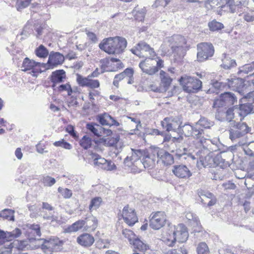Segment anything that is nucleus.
Instances as JSON below:
<instances>
[{
	"instance_id": "20e7f679",
	"label": "nucleus",
	"mask_w": 254,
	"mask_h": 254,
	"mask_svg": "<svg viewBox=\"0 0 254 254\" xmlns=\"http://www.w3.org/2000/svg\"><path fill=\"white\" fill-rule=\"evenodd\" d=\"M182 131L186 136L193 137L194 144L196 148L204 146V144L206 143L207 141H209L204 137L203 130L197 127L196 124L193 126L190 124H185L182 127Z\"/></svg>"
},
{
	"instance_id": "ddd939ff",
	"label": "nucleus",
	"mask_w": 254,
	"mask_h": 254,
	"mask_svg": "<svg viewBox=\"0 0 254 254\" xmlns=\"http://www.w3.org/2000/svg\"><path fill=\"white\" fill-rule=\"evenodd\" d=\"M248 4L249 0H235L233 3L230 5V11L241 16L248 11Z\"/></svg>"
},
{
	"instance_id": "58836bf2",
	"label": "nucleus",
	"mask_w": 254,
	"mask_h": 254,
	"mask_svg": "<svg viewBox=\"0 0 254 254\" xmlns=\"http://www.w3.org/2000/svg\"><path fill=\"white\" fill-rule=\"evenodd\" d=\"M21 235V231L18 228H15L11 232H6L5 233V240L10 241L13 239L19 237Z\"/></svg>"
},
{
	"instance_id": "4be33fe9",
	"label": "nucleus",
	"mask_w": 254,
	"mask_h": 254,
	"mask_svg": "<svg viewBox=\"0 0 254 254\" xmlns=\"http://www.w3.org/2000/svg\"><path fill=\"white\" fill-rule=\"evenodd\" d=\"M77 242L82 246L88 247L94 243V238L90 234L84 233L77 237Z\"/></svg>"
},
{
	"instance_id": "473e14b6",
	"label": "nucleus",
	"mask_w": 254,
	"mask_h": 254,
	"mask_svg": "<svg viewBox=\"0 0 254 254\" xmlns=\"http://www.w3.org/2000/svg\"><path fill=\"white\" fill-rule=\"evenodd\" d=\"M103 202L102 198L101 197H95L91 199L89 205V210L90 212L93 210L98 209Z\"/></svg>"
},
{
	"instance_id": "1a4fd4ad",
	"label": "nucleus",
	"mask_w": 254,
	"mask_h": 254,
	"mask_svg": "<svg viewBox=\"0 0 254 254\" xmlns=\"http://www.w3.org/2000/svg\"><path fill=\"white\" fill-rule=\"evenodd\" d=\"M41 66L45 67L46 64L43 63L36 62L28 58H25L23 61L21 68L22 71H30V74L34 77H37L42 72Z\"/></svg>"
},
{
	"instance_id": "a211bd4d",
	"label": "nucleus",
	"mask_w": 254,
	"mask_h": 254,
	"mask_svg": "<svg viewBox=\"0 0 254 254\" xmlns=\"http://www.w3.org/2000/svg\"><path fill=\"white\" fill-rule=\"evenodd\" d=\"M155 153H156L158 161L160 160L165 165H171L174 163L173 155L165 150L157 148L155 149Z\"/></svg>"
},
{
	"instance_id": "864d4df0",
	"label": "nucleus",
	"mask_w": 254,
	"mask_h": 254,
	"mask_svg": "<svg viewBox=\"0 0 254 254\" xmlns=\"http://www.w3.org/2000/svg\"><path fill=\"white\" fill-rule=\"evenodd\" d=\"M91 144V139L86 136H84L80 141V145L85 149L90 148Z\"/></svg>"
},
{
	"instance_id": "cd10ccee",
	"label": "nucleus",
	"mask_w": 254,
	"mask_h": 254,
	"mask_svg": "<svg viewBox=\"0 0 254 254\" xmlns=\"http://www.w3.org/2000/svg\"><path fill=\"white\" fill-rule=\"evenodd\" d=\"M64 60V56L59 53H51L49 57L48 63L53 65L60 64Z\"/></svg>"
},
{
	"instance_id": "dca6fc26",
	"label": "nucleus",
	"mask_w": 254,
	"mask_h": 254,
	"mask_svg": "<svg viewBox=\"0 0 254 254\" xmlns=\"http://www.w3.org/2000/svg\"><path fill=\"white\" fill-rule=\"evenodd\" d=\"M172 171L173 174L180 179H188L192 176L189 168L183 164L173 166Z\"/></svg>"
},
{
	"instance_id": "f257e3e1",
	"label": "nucleus",
	"mask_w": 254,
	"mask_h": 254,
	"mask_svg": "<svg viewBox=\"0 0 254 254\" xmlns=\"http://www.w3.org/2000/svg\"><path fill=\"white\" fill-rule=\"evenodd\" d=\"M189 237L187 227L183 224L177 225H169L162 237V241L169 246L174 245L176 241L184 243Z\"/></svg>"
},
{
	"instance_id": "aec40b11",
	"label": "nucleus",
	"mask_w": 254,
	"mask_h": 254,
	"mask_svg": "<svg viewBox=\"0 0 254 254\" xmlns=\"http://www.w3.org/2000/svg\"><path fill=\"white\" fill-rule=\"evenodd\" d=\"M27 229L26 235L29 240L35 239L36 237H40L41 235L40 226L38 224H28L26 226Z\"/></svg>"
},
{
	"instance_id": "680f3d73",
	"label": "nucleus",
	"mask_w": 254,
	"mask_h": 254,
	"mask_svg": "<svg viewBox=\"0 0 254 254\" xmlns=\"http://www.w3.org/2000/svg\"><path fill=\"white\" fill-rule=\"evenodd\" d=\"M100 86V82L98 80L92 79L89 78L87 87L91 88H97Z\"/></svg>"
},
{
	"instance_id": "c85d7f7f",
	"label": "nucleus",
	"mask_w": 254,
	"mask_h": 254,
	"mask_svg": "<svg viewBox=\"0 0 254 254\" xmlns=\"http://www.w3.org/2000/svg\"><path fill=\"white\" fill-rule=\"evenodd\" d=\"M86 127L89 131L97 137L101 136L102 130L104 129V127L94 123H87Z\"/></svg>"
},
{
	"instance_id": "bf43d9fd",
	"label": "nucleus",
	"mask_w": 254,
	"mask_h": 254,
	"mask_svg": "<svg viewBox=\"0 0 254 254\" xmlns=\"http://www.w3.org/2000/svg\"><path fill=\"white\" fill-rule=\"evenodd\" d=\"M188 252L186 249L183 247L178 249H173L169 251L167 254H187Z\"/></svg>"
},
{
	"instance_id": "5701e85b",
	"label": "nucleus",
	"mask_w": 254,
	"mask_h": 254,
	"mask_svg": "<svg viewBox=\"0 0 254 254\" xmlns=\"http://www.w3.org/2000/svg\"><path fill=\"white\" fill-rule=\"evenodd\" d=\"M65 77V72L64 70H57L53 72L51 77V80L53 83L52 86L54 90H56L55 88L57 84L62 82Z\"/></svg>"
},
{
	"instance_id": "c9c22d12",
	"label": "nucleus",
	"mask_w": 254,
	"mask_h": 254,
	"mask_svg": "<svg viewBox=\"0 0 254 254\" xmlns=\"http://www.w3.org/2000/svg\"><path fill=\"white\" fill-rule=\"evenodd\" d=\"M222 64L221 66L225 69H229L231 67H234L236 65L235 60H232L228 58L225 54V56L222 60Z\"/></svg>"
},
{
	"instance_id": "052dcab7",
	"label": "nucleus",
	"mask_w": 254,
	"mask_h": 254,
	"mask_svg": "<svg viewBox=\"0 0 254 254\" xmlns=\"http://www.w3.org/2000/svg\"><path fill=\"white\" fill-rule=\"evenodd\" d=\"M244 18L245 20L247 22L253 21L254 20V11H247L244 14Z\"/></svg>"
},
{
	"instance_id": "ea45409f",
	"label": "nucleus",
	"mask_w": 254,
	"mask_h": 254,
	"mask_svg": "<svg viewBox=\"0 0 254 254\" xmlns=\"http://www.w3.org/2000/svg\"><path fill=\"white\" fill-rule=\"evenodd\" d=\"M196 124L197 127L201 126L205 128H209L213 126L214 123L204 117H201Z\"/></svg>"
},
{
	"instance_id": "8fccbe9b",
	"label": "nucleus",
	"mask_w": 254,
	"mask_h": 254,
	"mask_svg": "<svg viewBox=\"0 0 254 254\" xmlns=\"http://www.w3.org/2000/svg\"><path fill=\"white\" fill-rule=\"evenodd\" d=\"M89 78V75L85 77L79 74H77L76 82L80 86L87 87Z\"/></svg>"
},
{
	"instance_id": "72a5a7b5",
	"label": "nucleus",
	"mask_w": 254,
	"mask_h": 254,
	"mask_svg": "<svg viewBox=\"0 0 254 254\" xmlns=\"http://www.w3.org/2000/svg\"><path fill=\"white\" fill-rule=\"evenodd\" d=\"M254 70V61L250 64H245L239 67L238 74L239 75L248 74Z\"/></svg>"
},
{
	"instance_id": "13d9d810",
	"label": "nucleus",
	"mask_w": 254,
	"mask_h": 254,
	"mask_svg": "<svg viewBox=\"0 0 254 254\" xmlns=\"http://www.w3.org/2000/svg\"><path fill=\"white\" fill-rule=\"evenodd\" d=\"M226 175V173L222 172V171L217 170L216 171H214V173L212 174L213 176L211 177V178L215 180H222L224 178Z\"/></svg>"
},
{
	"instance_id": "a878e982",
	"label": "nucleus",
	"mask_w": 254,
	"mask_h": 254,
	"mask_svg": "<svg viewBox=\"0 0 254 254\" xmlns=\"http://www.w3.org/2000/svg\"><path fill=\"white\" fill-rule=\"evenodd\" d=\"M230 165L229 161H226L222 155H217L214 157V167L222 169V172L227 173V168Z\"/></svg>"
},
{
	"instance_id": "2f4dec72",
	"label": "nucleus",
	"mask_w": 254,
	"mask_h": 254,
	"mask_svg": "<svg viewBox=\"0 0 254 254\" xmlns=\"http://www.w3.org/2000/svg\"><path fill=\"white\" fill-rule=\"evenodd\" d=\"M85 224V221L83 220H79L71 225L68 226L66 229L65 231L67 233L75 232L78 231L79 230L83 228Z\"/></svg>"
},
{
	"instance_id": "f03ea898",
	"label": "nucleus",
	"mask_w": 254,
	"mask_h": 254,
	"mask_svg": "<svg viewBox=\"0 0 254 254\" xmlns=\"http://www.w3.org/2000/svg\"><path fill=\"white\" fill-rule=\"evenodd\" d=\"M127 45V41L125 38L117 36L104 39L99 47L109 54H119L123 52Z\"/></svg>"
},
{
	"instance_id": "e2e57ef3",
	"label": "nucleus",
	"mask_w": 254,
	"mask_h": 254,
	"mask_svg": "<svg viewBox=\"0 0 254 254\" xmlns=\"http://www.w3.org/2000/svg\"><path fill=\"white\" fill-rule=\"evenodd\" d=\"M41 215L43 217L44 219L53 221L55 218L54 214L52 212H49L48 213L45 211H42L41 212Z\"/></svg>"
},
{
	"instance_id": "de8ad7c7",
	"label": "nucleus",
	"mask_w": 254,
	"mask_h": 254,
	"mask_svg": "<svg viewBox=\"0 0 254 254\" xmlns=\"http://www.w3.org/2000/svg\"><path fill=\"white\" fill-rule=\"evenodd\" d=\"M41 182L44 184V186L52 187L56 183V181L54 178L49 176H43L41 179Z\"/></svg>"
},
{
	"instance_id": "393cba45",
	"label": "nucleus",
	"mask_w": 254,
	"mask_h": 254,
	"mask_svg": "<svg viewBox=\"0 0 254 254\" xmlns=\"http://www.w3.org/2000/svg\"><path fill=\"white\" fill-rule=\"evenodd\" d=\"M253 106L249 103V101L247 102L240 104L239 114L241 117L240 120H242L245 117L250 113H254V109Z\"/></svg>"
},
{
	"instance_id": "f704fd0d",
	"label": "nucleus",
	"mask_w": 254,
	"mask_h": 254,
	"mask_svg": "<svg viewBox=\"0 0 254 254\" xmlns=\"http://www.w3.org/2000/svg\"><path fill=\"white\" fill-rule=\"evenodd\" d=\"M28 245V242L26 240L23 241H14L9 246H11L10 248L11 249L12 248H15L19 250H23L26 248Z\"/></svg>"
},
{
	"instance_id": "4d7b16f0",
	"label": "nucleus",
	"mask_w": 254,
	"mask_h": 254,
	"mask_svg": "<svg viewBox=\"0 0 254 254\" xmlns=\"http://www.w3.org/2000/svg\"><path fill=\"white\" fill-rule=\"evenodd\" d=\"M97 248L102 249L108 248L110 245V241L108 239H100L96 242Z\"/></svg>"
},
{
	"instance_id": "338daca9",
	"label": "nucleus",
	"mask_w": 254,
	"mask_h": 254,
	"mask_svg": "<svg viewBox=\"0 0 254 254\" xmlns=\"http://www.w3.org/2000/svg\"><path fill=\"white\" fill-rule=\"evenodd\" d=\"M179 157L180 158H182V159H187L188 161L190 160H194L196 159V158L194 157V155L191 154H187L186 153H184L182 154H177Z\"/></svg>"
},
{
	"instance_id": "7ed1b4c3",
	"label": "nucleus",
	"mask_w": 254,
	"mask_h": 254,
	"mask_svg": "<svg viewBox=\"0 0 254 254\" xmlns=\"http://www.w3.org/2000/svg\"><path fill=\"white\" fill-rule=\"evenodd\" d=\"M145 150L131 149V152L125 159L124 163L132 173H139L142 171L141 161Z\"/></svg>"
},
{
	"instance_id": "c03bdc74",
	"label": "nucleus",
	"mask_w": 254,
	"mask_h": 254,
	"mask_svg": "<svg viewBox=\"0 0 254 254\" xmlns=\"http://www.w3.org/2000/svg\"><path fill=\"white\" fill-rule=\"evenodd\" d=\"M229 135L230 138L232 141H234L237 138L243 136L245 135L244 134H242V132H241L235 127H234L233 128H231L229 130Z\"/></svg>"
},
{
	"instance_id": "6e6552de",
	"label": "nucleus",
	"mask_w": 254,
	"mask_h": 254,
	"mask_svg": "<svg viewBox=\"0 0 254 254\" xmlns=\"http://www.w3.org/2000/svg\"><path fill=\"white\" fill-rule=\"evenodd\" d=\"M197 59L198 62H204L212 57L214 48L210 43H201L197 46Z\"/></svg>"
},
{
	"instance_id": "39448f33",
	"label": "nucleus",
	"mask_w": 254,
	"mask_h": 254,
	"mask_svg": "<svg viewBox=\"0 0 254 254\" xmlns=\"http://www.w3.org/2000/svg\"><path fill=\"white\" fill-rule=\"evenodd\" d=\"M37 242L41 245V249L47 254H52L53 252L60 251L63 243L58 238L49 239H38Z\"/></svg>"
},
{
	"instance_id": "774afa93",
	"label": "nucleus",
	"mask_w": 254,
	"mask_h": 254,
	"mask_svg": "<svg viewBox=\"0 0 254 254\" xmlns=\"http://www.w3.org/2000/svg\"><path fill=\"white\" fill-rule=\"evenodd\" d=\"M244 99L249 101L254 109V91L251 92L244 96Z\"/></svg>"
},
{
	"instance_id": "f8f14e48",
	"label": "nucleus",
	"mask_w": 254,
	"mask_h": 254,
	"mask_svg": "<svg viewBox=\"0 0 254 254\" xmlns=\"http://www.w3.org/2000/svg\"><path fill=\"white\" fill-rule=\"evenodd\" d=\"M158 162V158L156 153H155V149L151 152L145 151L141 161L142 170L143 168L148 170L153 169Z\"/></svg>"
},
{
	"instance_id": "b1692460",
	"label": "nucleus",
	"mask_w": 254,
	"mask_h": 254,
	"mask_svg": "<svg viewBox=\"0 0 254 254\" xmlns=\"http://www.w3.org/2000/svg\"><path fill=\"white\" fill-rule=\"evenodd\" d=\"M135 251L144 252L149 249V245L142 241L138 237L130 244Z\"/></svg>"
},
{
	"instance_id": "4468645a",
	"label": "nucleus",
	"mask_w": 254,
	"mask_h": 254,
	"mask_svg": "<svg viewBox=\"0 0 254 254\" xmlns=\"http://www.w3.org/2000/svg\"><path fill=\"white\" fill-rule=\"evenodd\" d=\"M122 216L124 221L129 226H133L138 221L135 210L129 207L128 205L124 207Z\"/></svg>"
},
{
	"instance_id": "a19ab883",
	"label": "nucleus",
	"mask_w": 254,
	"mask_h": 254,
	"mask_svg": "<svg viewBox=\"0 0 254 254\" xmlns=\"http://www.w3.org/2000/svg\"><path fill=\"white\" fill-rule=\"evenodd\" d=\"M198 194L201 199V201L203 204H206L207 199H209L214 195L212 193L203 190H200L198 192Z\"/></svg>"
},
{
	"instance_id": "4c0bfd02",
	"label": "nucleus",
	"mask_w": 254,
	"mask_h": 254,
	"mask_svg": "<svg viewBox=\"0 0 254 254\" xmlns=\"http://www.w3.org/2000/svg\"><path fill=\"white\" fill-rule=\"evenodd\" d=\"M226 81L227 86L232 88H238L242 84V79L239 78H227Z\"/></svg>"
},
{
	"instance_id": "69168bd1",
	"label": "nucleus",
	"mask_w": 254,
	"mask_h": 254,
	"mask_svg": "<svg viewBox=\"0 0 254 254\" xmlns=\"http://www.w3.org/2000/svg\"><path fill=\"white\" fill-rule=\"evenodd\" d=\"M226 106L224 100L221 99V95L219 96V98L216 99L213 103V107L214 108H220L221 107Z\"/></svg>"
},
{
	"instance_id": "412c9836",
	"label": "nucleus",
	"mask_w": 254,
	"mask_h": 254,
	"mask_svg": "<svg viewBox=\"0 0 254 254\" xmlns=\"http://www.w3.org/2000/svg\"><path fill=\"white\" fill-rule=\"evenodd\" d=\"M196 165L198 168L202 167H214V158H213L210 154L205 157L201 156L199 160L196 162Z\"/></svg>"
},
{
	"instance_id": "09e8293b",
	"label": "nucleus",
	"mask_w": 254,
	"mask_h": 254,
	"mask_svg": "<svg viewBox=\"0 0 254 254\" xmlns=\"http://www.w3.org/2000/svg\"><path fill=\"white\" fill-rule=\"evenodd\" d=\"M235 0H213L211 2L215 3L217 2V5L219 7L223 8L226 6L230 7V5L232 4Z\"/></svg>"
},
{
	"instance_id": "3c124183",
	"label": "nucleus",
	"mask_w": 254,
	"mask_h": 254,
	"mask_svg": "<svg viewBox=\"0 0 254 254\" xmlns=\"http://www.w3.org/2000/svg\"><path fill=\"white\" fill-rule=\"evenodd\" d=\"M197 252L198 254H209V251L206 244L204 242L200 243L197 247Z\"/></svg>"
},
{
	"instance_id": "9d476101",
	"label": "nucleus",
	"mask_w": 254,
	"mask_h": 254,
	"mask_svg": "<svg viewBox=\"0 0 254 254\" xmlns=\"http://www.w3.org/2000/svg\"><path fill=\"white\" fill-rule=\"evenodd\" d=\"M166 220L164 211L153 212L150 215L149 226L153 229L159 230L165 225Z\"/></svg>"
},
{
	"instance_id": "0e129e2a",
	"label": "nucleus",
	"mask_w": 254,
	"mask_h": 254,
	"mask_svg": "<svg viewBox=\"0 0 254 254\" xmlns=\"http://www.w3.org/2000/svg\"><path fill=\"white\" fill-rule=\"evenodd\" d=\"M186 217L189 220L192 221L196 225H198L199 221L195 214L192 212H188L186 215Z\"/></svg>"
},
{
	"instance_id": "37998d69",
	"label": "nucleus",
	"mask_w": 254,
	"mask_h": 254,
	"mask_svg": "<svg viewBox=\"0 0 254 254\" xmlns=\"http://www.w3.org/2000/svg\"><path fill=\"white\" fill-rule=\"evenodd\" d=\"M122 234L125 238L128 240L130 244H131L137 237L131 230L127 229L123 230Z\"/></svg>"
},
{
	"instance_id": "a18cd8bd",
	"label": "nucleus",
	"mask_w": 254,
	"mask_h": 254,
	"mask_svg": "<svg viewBox=\"0 0 254 254\" xmlns=\"http://www.w3.org/2000/svg\"><path fill=\"white\" fill-rule=\"evenodd\" d=\"M1 217L8 220L14 221V211L10 209H5L2 210Z\"/></svg>"
},
{
	"instance_id": "c756f323",
	"label": "nucleus",
	"mask_w": 254,
	"mask_h": 254,
	"mask_svg": "<svg viewBox=\"0 0 254 254\" xmlns=\"http://www.w3.org/2000/svg\"><path fill=\"white\" fill-rule=\"evenodd\" d=\"M160 78L161 85L164 87L163 90L166 91L172 83V79L163 70L160 72Z\"/></svg>"
},
{
	"instance_id": "423d86ee",
	"label": "nucleus",
	"mask_w": 254,
	"mask_h": 254,
	"mask_svg": "<svg viewBox=\"0 0 254 254\" xmlns=\"http://www.w3.org/2000/svg\"><path fill=\"white\" fill-rule=\"evenodd\" d=\"M130 51L139 58H146L151 60H153L156 55L154 49L144 42H139Z\"/></svg>"
},
{
	"instance_id": "6ab92c4d",
	"label": "nucleus",
	"mask_w": 254,
	"mask_h": 254,
	"mask_svg": "<svg viewBox=\"0 0 254 254\" xmlns=\"http://www.w3.org/2000/svg\"><path fill=\"white\" fill-rule=\"evenodd\" d=\"M96 119L103 126H109L110 127H119L120 126V123L118 122L106 113L98 115Z\"/></svg>"
},
{
	"instance_id": "6e6d98bb",
	"label": "nucleus",
	"mask_w": 254,
	"mask_h": 254,
	"mask_svg": "<svg viewBox=\"0 0 254 254\" xmlns=\"http://www.w3.org/2000/svg\"><path fill=\"white\" fill-rule=\"evenodd\" d=\"M119 139L120 138L118 136L106 139L104 141L105 145L108 147L116 146L119 141Z\"/></svg>"
},
{
	"instance_id": "0eeeda50",
	"label": "nucleus",
	"mask_w": 254,
	"mask_h": 254,
	"mask_svg": "<svg viewBox=\"0 0 254 254\" xmlns=\"http://www.w3.org/2000/svg\"><path fill=\"white\" fill-rule=\"evenodd\" d=\"M180 84L183 89L187 92H195L202 86V82L194 77L188 76H182L179 79Z\"/></svg>"
},
{
	"instance_id": "2eb2a0df",
	"label": "nucleus",
	"mask_w": 254,
	"mask_h": 254,
	"mask_svg": "<svg viewBox=\"0 0 254 254\" xmlns=\"http://www.w3.org/2000/svg\"><path fill=\"white\" fill-rule=\"evenodd\" d=\"M163 128L167 131H177L181 127L180 120L178 118H166L161 122Z\"/></svg>"
},
{
	"instance_id": "79ce46f5",
	"label": "nucleus",
	"mask_w": 254,
	"mask_h": 254,
	"mask_svg": "<svg viewBox=\"0 0 254 254\" xmlns=\"http://www.w3.org/2000/svg\"><path fill=\"white\" fill-rule=\"evenodd\" d=\"M56 90L58 91L62 92L64 91H66L68 96H71L74 89H72L69 83H66L65 84H61L58 86L56 87Z\"/></svg>"
},
{
	"instance_id": "e433bc0d",
	"label": "nucleus",
	"mask_w": 254,
	"mask_h": 254,
	"mask_svg": "<svg viewBox=\"0 0 254 254\" xmlns=\"http://www.w3.org/2000/svg\"><path fill=\"white\" fill-rule=\"evenodd\" d=\"M208 26L209 30L213 32L218 31L224 28L223 24L215 19L209 22L208 23Z\"/></svg>"
},
{
	"instance_id": "f3484780",
	"label": "nucleus",
	"mask_w": 254,
	"mask_h": 254,
	"mask_svg": "<svg viewBox=\"0 0 254 254\" xmlns=\"http://www.w3.org/2000/svg\"><path fill=\"white\" fill-rule=\"evenodd\" d=\"M169 42L171 43L170 46L173 52L182 51L183 46L186 43L185 38L180 35L173 36L170 38Z\"/></svg>"
},
{
	"instance_id": "bb28decb",
	"label": "nucleus",
	"mask_w": 254,
	"mask_h": 254,
	"mask_svg": "<svg viewBox=\"0 0 254 254\" xmlns=\"http://www.w3.org/2000/svg\"><path fill=\"white\" fill-rule=\"evenodd\" d=\"M211 87L207 90V93H218L219 90L227 86L226 82L220 81L217 80H211Z\"/></svg>"
},
{
	"instance_id": "603ef678",
	"label": "nucleus",
	"mask_w": 254,
	"mask_h": 254,
	"mask_svg": "<svg viewBox=\"0 0 254 254\" xmlns=\"http://www.w3.org/2000/svg\"><path fill=\"white\" fill-rule=\"evenodd\" d=\"M234 127L244 135L248 133L250 130V128L245 123H238Z\"/></svg>"
},
{
	"instance_id": "9b49d317",
	"label": "nucleus",
	"mask_w": 254,
	"mask_h": 254,
	"mask_svg": "<svg viewBox=\"0 0 254 254\" xmlns=\"http://www.w3.org/2000/svg\"><path fill=\"white\" fill-rule=\"evenodd\" d=\"M92 157L95 167L107 171H112L116 169L114 162L105 159L97 154H92Z\"/></svg>"
},
{
	"instance_id": "5fc2aeb1",
	"label": "nucleus",
	"mask_w": 254,
	"mask_h": 254,
	"mask_svg": "<svg viewBox=\"0 0 254 254\" xmlns=\"http://www.w3.org/2000/svg\"><path fill=\"white\" fill-rule=\"evenodd\" d=\"M58 190L65 199L70 198L72 195V191L67 188L63 189L60 187Z\"/></svg>"
},
{
	"instance_id": "49530a36",
	"label": "nucleus",
	"mask_w": 254,
	"mask_h": 254,
	"mask_svg": "<svg viewBox=\"0 0 254 254\" xmlns=\"http://www.w3.org/2000/svg\"><path fill=\"white\" fill-rule=\"evenodd\" d=\"M35 53L36 55L40 58H46L49 54L48 50L42 45L36 49Z\"/></svg>"
},
{
	"instance_id": "7c9ffc66",
	"label": "nucleus",
	"mask_w": 254,
	"mask_h": 254,
	"mask_svg": "<svg viewBox=\"0 0 254 254\" xmlns=\"http://www.w3.org/2000/svg\"><path fill=\"white\" fill-rule=\"evenodd\" d=\"M222 99L225 104L227 105H232L237 101L235 95L231 92H225L221 94Z\"/></svg>"
}]
</instances>
